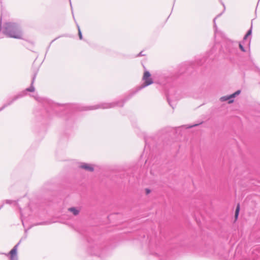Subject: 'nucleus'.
I'll return each instance as SVG.
<instances>
[{
  "instance_id": "aec40b11",
  "label": "nucleus",
  "mask_w": 260,
  "mask_h": 260,
  "mask_svg": "<svg viewBox=\"0 0 260 260\" xmlns=\"http://www.w3.org/2000/svg\"><path fill=\"white\" fill-rule=\"evenodd\" d=\"M150 192V190L149 189H146V193L147 194H149Z\"/></svg>"
},
{
  "instance_id": "9d476101",
  "label": "nucleus",
  "mask_w": 260,
  "mask_h": 260,
  "mask_svg": "<svg viewBox=\"0 0 260 260\" xmlns=\"http://www.w3.org/2000/svg\"><path fill=\"white\" fill-rule=\"evenodd\" d=\"M240 211V205L238 204L236 207L235 214V220H237L238 217L239 213Z\"/></svg>"
},
{
  "instance_id": "dca6fc26",
  "label": "nucleus",
  "mask_w": 260,
  "mask_h": 260,
  "mask_svg": "<svg viewBox=\"0 0 260 260\" xmlns=\"http://www.w3.org/2000/svg\"><path fill=\"white\" fill-rule=\"evenodd\" d=\"M155 255H156V256H158V257L159 258L160 260H162V259H164L165 258V256H164V255H158L157 253H156V254H155Z\"/></svg>"
},
{
  "instance_id": "393cba45",
  "label": "nucleus",
  "mask_w": 260,
  "mask_h": 260,
  "mask_svg": "<svg viewBox=\"0 0 260 260\" xmlns=\"http://www.w3.org/2000/svg\"><path fill=\"white\" fill-rule=\"evenodd\" d=\"M23 225H24L23 219H21Z\"/></svg>"
},
{
  "instance_id": "39448f33",
  "label": "nucleus",
  "mask_w": 260,
  "mask_h": 260,
  "mask_svg": "<svg viewBox=\"0 0 260 260\" xmlns=\"http://www.w3.org/2000/svg\"><path fill=\"white\" fill-rule=\"evenodd\" d=\"M124 102L125 101L124 100H121L112 103H104L93 106L85 107L84 110H95L99 108L109 109L114 108L115 107H122Z\"/></svg>"
},
{
  "instance_id": "9b49d317",
  "label": "nucleus",
  "mask_w": 260,
  "mask_h": 260,
  "mask_svg": "<svg viewBox=\"0 0 260 260\" xmlns=\"http://www.w3.org/2000/svg\"><path fill=\"white\" fill-rule=\"evenodd\" d=\"M90 248L93 251H95L100 248L99 245L97 243H94L93 245H90Z\"/></svg>"
},
{
  "instance_id": "412c9836",
  "label": "nucleus",
  "mask_w": 260,
  "mask_h": 260,
  "mask_svg": "<svg viewBox=\"0 0 260 260\" xmlns=\"http://www.w3.org/2000/svg\"><path fill=\"white\" fill-rule=\"evenodd\" d=\"M143 52L141 51V52H140V53L138 55V56H143L144 55L143 54Z\"/></svg>"
},
{
  "instance_id": "7ed1b4c3",
  "label": "nucleus",
  "mask_w": 260,
  "mask_h": 260,
  "mask_svg": "<svg viewBox=\"0 0 260 260\" xmlns=\"http://www.w3.org/2000/svg\"><path fill=\"white\" fill-rule=\"evenodd\" d=\"M142 80L143 81V83L141 85L136 87L135 88L129 91V98H131L141 89L152 84L153 83V80L151 78V74L148 71H145L144 72Z\"/></svg>"
},
{
  "instance_id": "b1692460",
  "label": "nucleus",
  "mask_w": 260,
  "mask_h": 260,
  "mask_svg": "<svg viewBox=\"0 0 260 260\" xmlns=\"http://www.w3.org/2000/svg\"><path fill=\"white\" fill-rule=\"evenodd\" d=\"M3 207V205H2L1 207H0V209Z\"/></svg>"
},
{
  "instance_id": "f8f14e48",
  "label": "nucleus",
  "mask_w": 260,
  "mask_h": 260,
  "mask_svg": "<svg viewBox=\"0 0 260 260\" xmlns=\"http://www.w3.org/2000/svg\"><path fill=\"white\" fill-rule=\"evenodd\" d=\"M210 53L208 52L207 53V55L204 57V61L205 62L206 61H210Z\"/></svg>"
},
{
  "instance_id": "a211bd4d",
  "label": "nucleus",
  "mask_w": 260,
  "mask_h": 260,
  "mask_svg": "<svg viewBox=\"0 0 260 260\" xmlns=\"http://www.w3.org/2000/svg\"><path fill=\"white\" fill-rule=\"evenodd\" d=\"M239 48H240V49H241V50L242 51H243V52H245V49H244V47H243V46L241 45V43H240V44H239Z\"/></svg>"
},
{
  "instance_id": "1a4fd4ad",
  "label": "nucleus",
  "mask_w": 260,
  "mask_h": 260,
  "mask_svg": "<svg viewBox=\"0 0 260 260\" xmlns=\"http://www.w3.org/2000/svg\"><path fill=\"white\" fill-rule=\"evenodd\" d=\"M68 211L72 212L74 215H77L79 213V210L75 207L70 208L68 209Z\"/></svg>"
},
{
  "instance_id": "f3484780",
  "label": "nucleus",
  "mask_w": 260,
  "mask_h": 260,
  "mask_svg": "<svg viewBox=\"0 0 260 260\" xmlns=\"http://www.w3.org/2000/svg\"><path fill=\"white\" fill-rule=\"evenodd\" d=\"M13 202H14V201H13L12 200H6L5 201V203L8 204H11Z\"/></svg>"
},
{
  "instance_id": "ddd939ff",
  "label": "nucleus",
  "mask_w": 260,
  "mask_h": 260,
  "mask_svg": "<svg viewBox=\"0 0 260 260\" xmlns=\"http://www.w3.org/2000/svg\"><path fill=\"white\" fill-rule=\"evenodd\" d=\"M78 35H79V39L80 40H82L83 37H82V33H81L80 28L78 25Z\"/></svg>"
},
{
  "instance_id": "a878e982",
  "label": "nucleus",
  "mask_w": 260,
  "mask_h": 260,
  "mask_svg": "<svg viewBox=\"0 0 260 260\" xmlns=\"http://www.w3.org/2000/svg\"><path fill=\"white\" fill-rule=\"evenodd\" d=\"M70 5H71V0H70Z\"/></svg>"
},
{
  "instance_id": "f03ea898",
  "label": "nucleus",
  "mask_w": 260,
  "mask_h": 260,
  "mask_svg": "<svg viewBox=\"0 0 260 260\" xmlns=\"http://www.w3.org/2000/svg\"><path fill=\"white\" fill-rule=\"evenodd\" d=\"M36 100L39 102L42 103L43 106L46 109L47 111L49 112L50 111H52L55 113L58 112V110H61L64 108V105H60L53 102L52 101L46 98H42L39 97H35Z\"/></svg>"
},
{
  "instance_id": "5701e85b",
  "label": "nucleus",
  "mask_w": 260,
  "mask_h": 260,
  "mask_svg": "<svg viewBox=\"0 0 260 260\" xmlns=\"http://www.w3.org/2000/svg\"><path fill=\"white\" fill-rule=\"evenodd\" d=\"M20 214H21V217H22V212H21V211H20Z\"/></svg>"
},
{
  "instance_id": "6ab92c4d",
  "label": "nucleus",
  "mask_w": 260,
  "mask_h": 260,
  "mask_svg": "<svg viewBox=\"0 0 260 260\" xmlns=\"http://www.w3.org/2000/svg\"><path fill=\"white\" fill-rule=\"evenodd\" d=\"M167 99H168V102H169V105L171 106V107H172L173 108H174V106H173V105H172V104H171V101H170V98H169V96H168Z\"/></svg>"
},
{
  "instance_id": "4be33fe9",
  "label": "nucleus",
  "mask_w": 260,
  "mask_h": 260,
  "mask_svg": "<svg viewBox=\"0 0 260 260\" xmlns=\"http://www.w3.org/2000/svg\"><path fill=\"white\" fill-rule=\"evenodd\" d=\"M93 254H96L97 253L96 252H95L94 251H93V252H92Z\"/></svg>"
},
{
  "instance_id": "f257e3e1",
  "label": "nucleus",
  "mask_w": 260,
  "mask_h": 260,
  "mask_svg": "<svg viewBox=\"0 0 260 260\" xmlns=\"http://www.w3.org/2000/svg\"><path fill=\"white\" fill-rule=\"evenodd\" d=\"M3 32L10 38L20 39L22 38V32L20 26L16 23H6L3 28Z\"/></svg>"
},
{
  "instance_id": "20e7f679",
  "label": "nucleus",
  "mask_w": 260,
  "mask_h": 260,
  "mask_svg": "<svg viewBox=\"0 0 260 260\" xmlns=\"http://www.w3.org/2000/svg\"><path fill=\"white\" fill-rule=\"evenodd\" d=\"M36 77V73L34 75V76L32 78V81L31 83V85L29 87L27 88L25 90L22 91L20 92L16 95H15L12 99L8 100L0 109V111L3 110L4 108L7 107L8 106L11 105L13 102H14L17 100L23 97L26 95L27 94V92H34L35 90L34 86H33L34 83L35 82V79Z\"/></svg>"
},
{
  "instance_id": "423d86ee",
  "label": "nucleus",
  "mask_w": 260,
  "mask_h": 260,
  "mask_svg": "<svg viewBox=\"0 0 260 260\" xmlns=\"http://www.w3.org/2000/svg\"><path fill=\"white\" fill-rule=\"evenodd\" d=\"M21 240L11 249L10 252L7 254L9 256L10 260H18L17 255V247L20 244Z\"/></svg>"
},
{
  "instance_id": "4468645a",
  "label": "nucleus",
  "mask_w": 260,
  "mask_h": 260,
  "mask_svg": "<svg viewBox=\"0 0 260 260\" xmlns=\"http://www.w3.org/2000/svg\"><path fill=\"white\" fill-rule=\"evenodd\" d=\"M251 32H252V31H251V29H250V30H249L247 32L246 35L245 36V37H244V39H244V40H246V39H247V38L249 36L251 35Z\"/></svg>"
},
{
  "instance_id": "0eeeda50",
  "label": "nucleus",
  "mask_w": 260,
  "mask_h": 260,
  "mask_svg": "<svg viewBox=\"0 0 260 260\" xmlns=\"http://www.w3.org/2000/svg\"><path fill=\"white\" fill-rule=\"evenodd\" d=\"M240 92H241L240 90H238L236 92H235V93H234L230 95L224 96L221 97L220 98V100L222 101H229L228 103L231 104L234 102V100H232V99L235 98L236 95H239L240 93Z\"/></svg>"
},
{
  "instance_id": "2eb2a0df",
  "label": "nucleus",
  "mask_w": 260,
  "mask_h": 260,
  "mask_svg": "<svg viewBox=\"0 0 260 260\" xmlns=\"http://www.w3.org/2000/svg\"><path fill=\"white\" fill-rule=\"evenodd\" d=\"M199 125V124L198 123H196V124H194L193 125H185V126H186V128H191L192 127H194V126H197Z\"/></svg>"
},
{
  "instance_id": "6e6552de",
  "label": "nucleus",
  "mask_w": 260,
  "mask_h": 260,
  "mask_svg": "<svg viewBox=\"0 0 260 260\" xmlns=\"http://www.w3.org/2000/svg\"><path fill=\"white\" fill-rule=\"evenodd\" d=\"M79 167L80 168L89 172H92L94 170L93 165L87 163L82 162Z\"/></svg>"
}]
</instances>
